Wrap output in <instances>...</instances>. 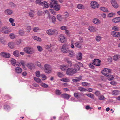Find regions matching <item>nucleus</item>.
I'll use <instances>...</instances> for the list:
<instances>
[{
    "label": "nucleus",
    "instance_id": "bb28decb",
    "mask_svg": "<svg viewBox=\"0 0 120 120\" xmlns=\"http://www.w3.org/2000/svg\"><path fill=\"white\" fill-rule=\"evenodd\" d=\"M41 5H44V8H46L48 7V4L47 2L44 1L42 2V3H41Z\"/></svg>",
    "mask_w": 120,
    "mask_h": 120
},
{
    "label": "nucleus",
    "instance_id": "052dcab7",
    "mask_svg": "<svg viewBox=\"0 0 120 120\" xmlns=\"http://www.w3.org/2000/svg\"><path fill=\"white\" fill-rule=\"evenodd\" d=\"M83 6L82 4H79L77 5V8L79 9H81L83 8Z\"/></svg>",
    "mask_w": 120,
    "mask_h": 120
},
{
    "label": "nucleus",
    "instance_id": "b1692460",
    "mask_svg": "<svg viewBox=\"0 0 120 120\" xmlns=\"http://www.w3.org/2000/svg\"><path fill=\"white\" fill-rule=\"evenodd\" d=\"M82 79L81 76H80L79 77H76L75 79H73L72 81L74 82H78L81 80Z\"/></svg>",
    "mask_w": 120,
    "mask_h": 120
},
{
    "label": "nucleus",
    "instance_id": "69168bd1",
    "mask_svg": "<svg viewBox=\"0 0 120 120\" xmlns=\"http://www.w3.org/2000/svg\"><path fill=\"white\" fill-rule=\"evenodd\" d=\"M50 12L53 15H56V12L54 11L53 10L51 9H50Z\"/></svg>",
    "mask_w": 120,
    "mask_h": 120
},
{
    "label": "nucleus",
    "instance_id": "4468645a",
    "mask_svg": "<svg viewBox=\"0 0 120 120\" xmlns=\"http://www.w3.org/2000/svg\"><path fill=\"white\" fill-rule=\"evenodd\" d=\"M111 35L114 37H118L120 36V33L118 32L112 31L111 32Z\"/></svg>",
    "mask_w": 120,
    "mask_h": 120
},
{
    "label": "nucleus",
    "instance_id": "774afa93",
    "mask_svg": "<svg viewBox=\"0 0 120 120\" xmlns=\"http://www.w3.org/2000/svg\"><path fill=\"white\" fill-rule=\"evenodd\" d=\"M29 16L33 18L34 16V15L33 13L31 12H30L29 13Z\"/></svg>",
    "mask_w": 120,
    "mask_h": 120
},
{
    "label": "nucleus",
    "instance_id": "49530a36",
    "mask_svg": "<svg viewBox=\"0 0 120 120\" xmlns=\"http://www.w3.org/2000/svg\"><path fill=\"white\" fill-rule=\"evenodd\" d=\"M82 85L86 86H89L90 84L86 82H83L82 83Z\"/></svg>",
    "mask_w": 120,
    "mask_h": 120
},
{
    "label": "nucleus",
    "instance_id": "09e8293b",
    "mask_svg": "<svg viewBox=\"0 0 120 120\" xmlns=\"http://www.w3.org/2000/svg\"><path fill=\"white\" fill-rule=\"evenodd\" d=\"M34 79L35 81L38 82H40L41 81V80L38 78L35 77H34Z\"/></svg>",
    "mask_w": 120,
    "mask_h": 120
},
{
    "label": "nucleus",
    "instance_id": "f03ea898",
    "mask_svg": "<svg viewBox=\"0 0 120 120\" xmlns=\"http://www.w3.org/2000/svg\"><path fill=\"white\" fill-rule=\"evenodd\" d=\"M76 67H78V68L76 69H75L74 68H71L68 69L66 71V73L68 75H72L73 74L77 72V70L79 69V68L78 66L76 65Z\"/></svg>",
    "mask_w": 120,
    "mask_h": 120
},
{
    "label": "nucleus",
    "instance_id": "c03bdc74",
    "mask_svg": "<svg viewBox=\"0 0 120 120\" xmlns=\"http://www.w3.org/2000/svg\"><path fill=\"white\" fill-rule=\"evenodd\" d=\"M106 76H107L108 78H109V79H108L109 80H112V79L114 78L113 76L112 75L108 74Z\"/></svg>",
    "mask_w": 120,
    "mask_h": 120
},
{
    "label": "nucleus",
    "instance_id": "79ce46f5",
    "mask_svg": "<svg viewBox=\"0 0 120 120\" xmlns=\"http://www.w3.org/2000/svg\"><path fill=\"white\" fill-rule=\"evenodd\" d=\"M0 41L3 44H5V41L4 38L1 37H0Z\"/></svg>",
    "mask_w": 120,
    "mask_h": 120
},
{
    "label": "nucleus",
    "instance_id": "20e7f679",
    "mask_svg": "<svg viewBox=\"0 0 120 120\" xmlns=\"http://www.w3.org/2000/svg\"><path fill=\"white\" fill-rule=\"evenodd\" d=\"M47 33L49 35L53 34L56 35L57 34L58 32L57 30L55 29H49L47 31Z\"/></svg>",
    "mask_w": 120,
    "mask_h": 120
},
{
    "label": "nucleus",
    "instance_id": "6e6552de",
    "mask_svg": "<svg viewBox=\"0 0 120 120\" xmlns=\"http://www.w3.org/2000/svg\"><path fill=\"white\" fill-rule=\"evenodd\" d=\"M2 32L5 34H8L11 32V30L6 27H4L2 28Z\"/></svg>",
    "mask_w": 120,
    "mask_h": 120
},
{
    "label": "nucleus",
    "instance_id": "aec40b11",
    "mask_svg": "<svg viewBox=\"0 0 120 120\" xmlns=\"http://www.w3.org/2000/svg\"><path fill=\"white\" fill-rule=\"evenodd\" d=\"M81 43L78 41H77L75 43V46L77 48H81L82 46Z\"/></svg>",
    "mask_w": 120,
    "mask_h": 120
},
{
    "label": "nucleus",
    "instance_id": "de8ad7c7",
    "mask_svg": "<svg viewBox=\"0 0 120 120\" xmlns=\"http://www.w3.org/2000/svg\"><path fill=\"white\" fill-rule=\"evenodd\" d=\"M101 38L99 36H97L96 37V40L98 42L101 39Z\"/></svg>",
    "mask_w": 120,
    "mask_h": 120
},
{
    "label": "nucleus",
    "instance_id": "338daca9",
    "mask_svg": "<svg viewBox=\"0 0 120 120\" xmlns=\"http://www.w3.org/2000/svg\"><path fill=\"white\" fill-rule=\"evenodd\" d=\"M58 75L59 77H62L63 76V74L60 72H58Z\"/></svg>",
    "mask_w": 120,
    "mask_h": 120
},
{
    "label": "nucleus",
    "instance_id": "a18cd8bd",
    "mask_svg": "<svg viewBox=\"0 0 120 120\" xmlns=\"http://www.w3.org/2000/svg\"><path fill=\"white\" fill-rule=\"evenodd\" d=\"M20 62L23 66H24L26 65L25 62L23 60H20Z\"/></svg>",
    "mask_w": 120,
    "mask_h": 120
},
{
    "label": "nucleus",
    "instance_id": "37998d69",
    "mask_svg": "<svg viewBox=\"0 0 120 120\" xmlns=\"http://www.w3.org/2000/svg\"><path fill=\"white\" fill-rule=\"evenodd\" d=\"M33 39L35 40H36L39 41H41V38H40L39 37L35 36L34 37Z\"/></svg>",
    "mask_w": 120,
    "mask_h": 120
},
{
    "label": "nucleus",
    "instance_id": "f257e3e1",
    "mask_svg": "<svg viewBox=\"0 0 120 120\" xmlns=\"http://www.w3.org/2000/svg\"><path fill=\"white\" fill-rule=\"evenodd\" d=\"M23 50L26 53L28 54H32L34 52V50L31 47L27 46L23 49Z\"/></svg>",
    "mask_w": 120,
    "mask_h": 120
},
{
    "label": "nucleus",
    "instance_id": "c9c22d12",
    "mask_svg": "<svg viewBox=\"0 0 120 120\" xmlns=\"http://www.w3.org/2000/svg\"><path fill=\"white\" fill-rule=\"evenodd\" d=\"M36 65L38 66L39 68L41 69H42L43 68V67L41 65L40 63L38 61L35 64Z\"/></svg>",
    "mask_w": 120,
    "mask_h": 120
},
{
    "label": "nucleus",
    "instance_id": "a19ab883",
    "mask_svg": "<svg viewBox=\"0 0 120 120\" xmlns=\"http://www.w3.org/2000/svg\"><path fill=\"white\" fill-rule=\"evenodd\" d=\"M57 19L59 21H61L63 19V17L62 15H58L57 16Z\"/></svg>",
    "mask_w": 120,
    "mask_h": 120
},
{
    "label": "nucleus",
    "instance_id": "0e129e2a",
    "mask_svg": "<svg viewBox=\"0 0 120 120\" xmlns=\"http://www.w3.org/2000/svg\"><path fill=\"white\" fill-rule=\"evenodd\" d=\"M94 94L96 96H98L100 94V91H96Z\"/></svg>",
    "mask_w": 120,
    "mask_h": 120
},
{
    "label": "nucleus",
    "instance_id": "4be33fe9",
    "mask_svg": "<svg viewBox=\"0 0 120 120\" xmlns=\"http://www.w3.org/2000/svg\"><path fill=\"white\" fill-rule=\"evenodd\" d=\"M53 8L54 9L57 11H59L60 10V5H58V4L57 3L53 7Z\"/></svg>",
    "mask_w": 120,
    "mask_h": 120
},
{
    "label": "nucleus",
    "instance_id": "3c124183",
    "mask_svg": "<svg viewBox=\"0 0 120 120\" xmlns=\"http://www.w3.org/2000/svg\"><path fill=\"white\" fill-rule=\"evenodd\" d=\"M41 85L44 88H47L48 87V86L47 84L44 83H42L41 84Z\"/></svg>",
    "mask_w": 120,
    "mask_h": 120
},
{
    "label": "nucleus",
    "instance_id": "7c9ffc66",
    "mask_svg": "<svg viewBox=\"0 0 120 120\" xmlns=\"http://www.w3.org/2000/svg\"><path fill=\"white\" fill-rule=\"evenodd\" d=\"M86 95H87L88 97L90 98L91 99H94V95L92 94L89 93L88 94H86Z\"/></svg>",
    "mask_w": 120,
    "mask_h": 120
},
{
    "label": "nucleus",
    "instance_id": "f704fd0d",
    "mask_svg": "<svg viewBox=\"0 0 120 120\" xmlns=\"http://www.w3.org/2000/svg\"><path fill=\"white\" fill-rule=\"evenodd\" d=\"M120 58V57L118 55H114L113 57V59L115 61H117Z\"/></svg>",
    "mask_w": 120,
    "mask_h": 120
},
{
    "label": "nucleus",
    "instance_id": "6e6d98bb",
    "mask_svg": "<svg viewBox=\"0 0 120 120\" xmlns=\"http://www.w3.org/2000/svg\"><path fill=\"white\" fill-rule=\"evenodd\" d=\"M112 29L113 30L115 31H118V27L117 26H113L112 28Z\"/></svg>",
    "mask_w": 120,
    "mask_h": 120
},
{
    "label": "nucleus",
    "instance_id": "e2e57ef3",
    "mask_svg": "<svg viewBox=\"0 0 120 120\" xmlns=\"http://www.w3.org/2000/svg\"><path fill=\"white\" fill-rule=\"evenodd\" d=\"M69 15V14L68 12H66L64 13V16H65V18H67L68 17Z\"/></svg>",
    "mask_w": 120,
    "mask_h": 120
},
{
    "label": "nucleus",
    "instance_id": "8fccbe9b",
    "mask_svg": "<svg viewBox=\"0 0 120 120\" xmlns=\"http://www.w3.org/2000/svg\"><path fill=\"white\" fill-rule=\"evenodd\" d=\"M9 36L10 38L12 39H14L15 37V35L14 34L12 33L10 34Z\"/></svg>",
    "mask_w": 120,
    "mask_h": 120
},
{
    "label": "nucleus",
    "instance_id": "bf43d9fd",
    "mask_svg": "<svg viewBox=\"0 0 120 120\" xmlns=\"http://www.w3.org/2000/svg\"><path fill=\"white\" fill-rule=\"evenodd\" d=\"M36 76L38 77H39L40 76V72L39 71H36Z\"/></svg>",
    "mask_w": 120,
    "mask_h": 120
},
{
    "label": "nucleus",
    "instance_id": "4c0bfd02",
    "mask_svg": "<svg viewBox=\"0 0 120 120\" xmlns=\"http://www.w3.org/2000/svg\"><path fill=\"white\" fill-rule=\"evenodd\" d=\"M11 62L13 66H15L16 64V60L12 58L11 60Z\"/></svg>",
    "mask_w": 120,
    "mask_h": 120
},
{
    "label": "nucleus",
    "instance_id": "58836bf2",
    "mask_svg": "<svg viewBox=\"0 0 120 120\" xmlns=\"http://www.w3.org/2000/svg\"><path fill=\"white\" fill-rule=\"evenodd\" d=\"M60 68L62 70H66L68 68L66 66L62 65L60 66Z\"/></svg>",
    "mask_w": 120,
    "mask_h": 120
},
{
    "label": "nucleus",
    "instance_id": "603ef678",
    "mask_svg": "<svg viewBox=\"0 0 120 120\" xmlns=\"http://www.w3.org/2000/svg\"><path fill=\"white\" fill-rule=\"evenodd\" d=\"M4 108L5 109L8 110L9 109H10V108L8 105H5L4 106Z\"/></svg>",
    "mask_w": 120,
    "mask_h": 120
},
{
    "label": "nucleus",
    "instance_id": "423d86ee",
    "mask_svg": "<svg viewBox=\"0 0 120 120\" xmlns=\"http://www.w3.org/2000/svg\"><path fill=\"white\" fill-rule=\"evenodd\" d=\"M111 71V70L110 69L105 68L101 72L103 74L106 76L107 75L108 73H110Z\"/></svg>",
    "mask_w": 120,
    "mask_h": 120
},
{
    "label": "nucleus",
    "instance_id": "72a5a7b5",
    "mask_svg": "<svg viewBox=\"0 0 120 120\" xmlns=\"http://www.w3.org/2000/svg\"><path fill=\"white\" fill-rule=\"evenodd\" d=\"M55 92V94L58 95H60L62 93L61 90L58 89H56Z\"/></svg>",
    "mask_w": 120,
    "mask_h": 120
},
{
    "label": "nucleus",
    "instance_id": "864d4df0",
    "mask_svg": "<svg viewBox=\"0 0 120 120\" xmlns=\"http://www.w3.org/2000/svg\"><path fill=\"white\" fill-rule=\"evenodd\" d=\"M42 0H37L36 1V2L37 4H38L39 5H41V3H42L41 2Z\"/></svg>",
    "mask_w": 120,
    "mask_h": 120
},
{
    "label": "nucleus",
    "instance_id": "a878e982",
    "mask_svg": "<svg viewBox=\"0 0 120 120\" xmlns=\"http://www.w3.org/2000/svg\"><path fill=\"white\" fill-rule=\"evenodd\" d=\"M14 43L12 42L9 43L8 44V46L11 49H13L14 47Z\"/></svg>",
    "mask_w": 120,
    "mask_h": 120
},
{
    "label": "nucleus",
    "instance_id": "c756f323",
    "mask_svg": "<svg viewBox=\"0 0 120 120\" xmlns=\"http://www.w3.org/2000/svg\"><path fill=\"white\" fill-rule=\"evenodd\" d=\"M94 23L96 24H98L100 22V20L96 18H95L93 20Z\"/></svg>",
    "mask_w": 120,
    "mask_h": 120
},
{
    "label": "nucleus",
    "instance_id": "f3484780",
    "mask_svg": "<svg viewBox=\"0 0 120 120\" xmlns=\"http://www.w3.org/2000/svg\"><path fill=\"white\" fill-rule=\"evenodd\" d=\"M88 29L90 31L92 32H95L96 30V28L95 27L93 26H89Z\"/></svg>",
    "mask_w": 120,
    "mask_h": 120
},
{
    "label": "nucleus",
    "instance_id": "ea45409f",
    "mask_svg": "<svg viewBox=\"0 0 120 120\" xmlns=\"http://www.w3.org/2000/svg\"><path fill=\"white\" fill-rule=\"evenodd\" d=\"M78 89L81 91H86L87 90V89L83 87H79L78 88Z\"/></svg>",
    "mask_w": 120,
    "mask_h": 120
},
{
    "label": "nucleus",
    "instance_id": "9b49d317",
    "mask_svg": "<svg viewBox=\"0 0 120 120\" xmlns=\"http://www.w3.org/2000/svg\"><path fill=\"white\" fill-rule=\"evenodd\" d=\"M0 55L3 57L7 58H9L10 56V55L9 53L4 52H1Z\"/></svg>",
    "mask_w": 120,
    "mask_h": 120
},
{
    "label": "nucleus",
    "instance_id": "9d476101",
    "mask_svg": "<svg viewBox=\"0 0 120 120\" xmlns=\"http://www.w3.org/2000/svg\"><path fill=\"white\" fill-rule=\"evenodd\" d=\"M26 66L29 68L31 69H34L35 68V65L31 63H28L27 64Z\"/></svg>",
    "mask_w": 120,
    "mask_h": 120
},
{
    "label": "nucleus",
    "instance_id": "e433bc0d",
    "mask_svg": "<svg viewBox=\"0 0 120 120\" xmlns=\"http://www.w3.org/2000/svg\"><path fill=\"white\" fill-rule=\"evenodd\" d=\"M25 33V31L22 30H20L19 31V34L21 36L24 35V34Z\"/></svg>",
    "mask_w": 120,
    "mask_h": 120
},
{
    "label": "nucleus",
    "instance_id": "f8f14e48",
    "mask_svg": "<svg viewBox=\"0 0 120 120\" xmlns=\"http://www.w3.org/2000/svg\"><path fill=\"white\" fill-rule=\"evenodd\" d=\"M91 5L92 8L95 9V8H98L99 6V4L95 1H92L91 3Z\"/></svg>",
    "mask_w": 120,
    "mask_h": 120
},
{
    "label": "nucleus",
    "instance_id": "dca6fc26",
    "mask_svg": "<svg viewBox=\"0 0 120 120\" xmlns=\"http://www.w3.org/2000/svg\"><path fill=\"white\" fill-rule=\"evenodd\" d=\"M57 3L56 0H52L50 4V7L53 8Z\"/></svg>",
    "mask_w": 120,
    "mask_h": 120
},
{
    "label": "nucleus",
    "instance_id": "680f3d73",
    "mask_svg": "<svg viewBox=\"0 0 120 120\" xmlns=\"http://www.w3.org/2000/svg\"><path fill=\"white\" fill-rule=\"evenodd\" d=\"M37 48L38 50L40 52L41 51L43 50L42 47L40 46H37Z\"/></svg>",
    "mask_w": 120,
    "mask_h": 120
},
{
    "label": "nucleus",
    "instance_id": "a211bd4d",
    "mask_svg": "<svg viewBox=\"0 0 120 120\" xmlns=\"http://www.w3.org/2000/svg\"><path fill=\"white\" fill-rule=\"evenodd\" d=\"M61 96L64 99H69L70 97V96L68 94L64 93L62 94L61 95Z\"/></svg>",
    "mask_w": 120,
    "mask_h": 120
},
{
    "label": "nucleus",
    "instance_id": "0eeeda50",
    "mask_svg": "<svg viewBox=\"0 0 120 120\" xmlns=\"http://www.w3.org/2000/svg\"><path fill=\"white\" fill-rule=\"evenodd\" d=\"M59 41L62 43L66 42L67 41L66 38L62 35L60 34L59 36Z\"/></svg>",
    "mask_w": 120,
    "mask_h": 120
},
{
    "label": "nucleus",
    "instance_id": "5701e85b",
    "mask_svg": "<svg viewBox=\"0 0 120 120\" xmlns=\"http://www.w3.org/2000/svg\"><path fill=\"white\" fill-rule=\"evenodd\" d=\"M100 8L101 10L104 12H108L109 11L107 10V9L104 7H101Z\"/></svg>",
    "mask_w": 120,
    "mask_h": 120
},
{
    "label": "nucleus",
    "instance_id": "4d7b16f0",
    "mask_svg": "<svg viewBox=\"0 0 120 120\" xmlns=\"http://www.w3.org/2000/svg\"><path fill=\"white\" fill-rule=\"evenodd\" d=\"M60 80L62 81L66 82L68 81L69 80L67 78H64L61 79Z\"/></svg>",
    "mask_w": 120,
    "mask_h": 120
},
{
    "label": "nucleus",
    "instance_id": "cd10ccee",
    "mask_svg": "<svg viewBox=\"0 0 120 120\" xmlns=\"http://www.w3.org/2000/svg\"><path fill=\"white\" fill-rule=\"evenodd\" d=\"M113 22H117L120 21V17H118L114 18L112 20Z\"/></svg>",
    "mask_w": 120,
    "mask_h": 120
},
{
    "label": "nucleus",
    "instance_id": "c85d7f7f",
    "mask_svg": "<svg viewBox=\"0 0 120 120\" xmlns=\"http://www.w3.org/2000/svg\"><path fill=\"white\" fill-rule=\"evenodd\" d=\"M82 54L81 53H79L77 54L76 56L77 58L79 60L82 59Z\"/></svg>",
    "mask_w": 120,
    "mask_h": 120
},
{
    "label": "nucleus",
    "instance_id": "7ed1b4c3",
    "mask_svg": "<svg viewBox=\"0 0 120 120\" xmlns=\"http://www.w3.org/2000/svg\"><path fill=\"white\" fill-rule=\"evenodd\" d=\"M44 71L47 73H49L52 71V68L50 66L47 64H45L44 65Z\"/></svg>",
    "mask_w": 120,
    "mask_h": 120
},
{
    "label": "nucleus",
    "instance_id": "6ab92c4d",
    "mask_svg": "<svg viewBox=\"0 0 120 120\" xmlns=\"http://www.w3.org/2000/svg\"><path fill=\"white\" fill-rule=\"evenodd\" d=\"M15 70L16 72L18 74L21 73L22 71V69L19 67H16Z\"/></svg>",
    "mask_w": 120,
    "mask_h": 120
},
{
    "label": "nucleus",
    "instance_id": "ddd939ff",
    "mask_svg": "<svg viewBox=\"0 0 120 120\" xmlns=\"http://www.w3.org/2000/svg\"><path fill=\"white\" fill-rule=\"evenodd\" d=\"M111 3L112 6L115 8H117L118 6L116 1L115 0H111Z\"/></svg>",
    "mask_w": 120,
    "mask_h": 120
},
{
    "label": "nucleus",
    "instance_id": "5fc2aeb1",
    "mask_svg": "<svg viewBox=\"0 0 120 120\" xmlns=\"http://www.w3.org/2000/svg\"><path fill=\"white\" fill-rule=\"evenodd\" d=\"M114 15V13H111L108 14V17H111L113 16Z\"/></svg>",
    "mask_w": 120,
    "mask_h": 120
},
{
    "label": "nucleus",
    "instance_id": "1a4fd4ad",
    "mask_svg": "<svg viewBox=\"0 0 120 120\" xmlns=\"http://www.w3.org/2000/svg\"><path fill=\"white\" fill-rule=\"evenodd\" d=\"M101 61L98 59H95L93 60L92 63L96 66H99L100 65Z\"/></svg>",
    "mask_w": 120,
    "mask_h": 120
},
{
    "label": "nucleus",
    "instance_id": "39448f33",
    "mask_svg": "<svg viewBox=\"0 0 120 120\" xmlns=\"http://www.w3.org/2000/svg\"><path fill=\"white\" fill-rule=\"evenodd\" d=\"M61 50L64 53H67L69 51L67 45L65 44H64L63 45Z\"/></svg>",
    "mask_w": 120,
    "mask_h": 120
},
{
    "label": "nucleus",
    "instance_id": "393cba45",
    "mask_svg": "<svg viewBox=\"0 0 120 120\" xmlns=\"http://www.w3.org/2000/svg\"><path fill=\"white\" fill-rule=\"evenodd\" d=\"M13 54L16 57H18L20 56L19 52L17 50L14 51Z\"/></svg>",
    "mask_w": 120,
    "mask_h": 120
},
{
    "label": "nucleus",
    "instance_id": "473e14b6",
    "mask_svg": "<svg viewBox=\"0 0 120 120\" xmlns=\"http://www.w3.org/2000/svg\"><path fill=\"white\" fill-rule=\"evenodd\" d=\"M120 92L117 90H114L113 91L112 94L113 95H117L120 94Z\"/></svg>",
    "mask_w": 120,
    "mask_h": 120
},
{
    "label": "nucleus",
    "instance_id": "2eb2a0df",
    "mask_svg": "<svg viewBox=\"0 0 120 120\" xmlns=\"http://www.w3.org/2000/svg\"><path fill=\"white\" fill-rule=\"evenodd\" d=\"M47 18L49 19H51L53 22H54L56 21L55 17L52 15L51 16L49 13L48 14Z\"/></svg>",
    "mask_w": 120,
    "mask_h": 120
},
{
    "label": "nucleus",
    "instance_id": "412c9836",
    "mask_svg": "<svg viewBox=\"0 0 120 120\" xmlns=\"http://www.w3.org/2000/svg\"><path fill=\"white\" fill-rule=\"evenodd\" d=\"M68 53H69L68 56L70 57H72L75 56V53L73 51L69 50Z\"/></svg>",
    "mask_w": 120,
    "mask_h": 120
},
{
    "label": "nucleus",
    "instance_id": "13d9d810",
    "mask_svg": "<svg viewBox=\"0 0 120 120\" xmlns=\"http://www.w3.org/2000/svg\"><path fill=\"white\" fill-rule=\"evenodd\" d=\"M39 29L38 27H34L33 29V31L34 32H37Z\"/></svg>",
    "mask_w": 120,
    "mask_h": 120
},
{
    "label": "nucleus",
    "instance_id": "2f4dec72",
    "mask_svg": "<svg viewBox=\"0 0 120 120\" xmlns=\"http://www.w3.org/2000/svg\"><path fill=\"white\" fill-rule=\"evenodd\" d=\"M5 13L8 15H11L12 13V11L9 9H7L5 11Z\"/></svg>",
    "mask_w": 120,
    "mask_h": 120
}]
</instances>
